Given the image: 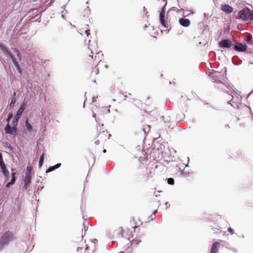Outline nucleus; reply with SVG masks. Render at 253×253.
<instances>
[{
  "instance_id": "20e7f679",
  "label": "nucleus",
  "mask_w": 253,
  "mask_h": 253,
  "mask_svg": "<svg viewBox=\"0 0 253 253\" xmlns=\"http://www.w3.org/2000/svg\"><path fill=\"white\" fill-rule=\"evenodd\" d=\"M210 76L211 77L213 82H216L217 83L221 84V88L224 91H226L225 88H227V87L225 84H222V82L220 81L221 80H223L224 78V75L223 74H221L217 71H213L211 73Z\"/></svg>"
},
{
  "instance_id": "4be33fe9",
  "label": "nucleus",
  "mask_w": 253,
  "mask_h": 253,
  "mask_svg": "<svg viewBox=\"0 0 253 253\" xmlns=\"http://www.w3.org/2000/svg\"><path fill=\"white\" fill-rule=\"evenodd\" d=\"M168 183L169 184L173 185L174 184V179L172 178L167 179Z\"/></svg>"
},
{
  "instance_id": "58836bf2",
  "label": "nucleus",
  "mask_w": 253,
  "mask_h": 253,
  "mask_svg": "<svg viewBox=\"0 0 253 253\" xmlns=\"http://www.w3.org/2000/svg\"><path fill=\"white\" fill-rule=\"evenodd\" d=\"M92 117H93V118H96V114H95V113H93V115H92Z\"/></svg>"
},
{
  "instance_id": "4468645a",
  "label": "nucleus",
  "mask_w": 253,
  "mask_h": 253,
  "mask_svg": "<svg viewBox=\"0 0 253 253\" xmlns=\"http://www.w3.org/2000/svg\"><path fill=\"white\" fill-rule=\"evenodd\" d=\"M179 24L183 27H188L190 25V21L184 18H181L179 19Z\"/></svg>"
},
{
  "instance_id": "c85d7f7f",
  "label": "nucleus",
  "mask_w": 253,
  "mask_h": 253,
  "mask_svg": "<svg viewBox=\"0 0 253 253\" xmlns=\"http://www.w3.org/2000/svg\"><path fill=\"white\" fill-rule=\"evenodd\" d=\"M15 181H16V177H12V179L10 181V184H12V185L14 184L15 182Z\"/></svg>"
},
{
  "instance_id": "f704fd0d",
  "label": "nucleus",
  "mask_w": 253,
  "mask_h": 253,
  "mask_svg": "<svg viewBox=\"0 0 253 253\" xmlns=\"http://www.w3.org/2000/svg\"><path fill=\"white\" fill-rule=\"evenodd\" d=\"M11 170L12 171V173H11L12 177H15V175L16 174V172H13V170H14L12 168Z\"/></svg>"
},
{
  "instance_id": "37998d69",
  "label": "nucleus",
  "mask_w": 253,
  "mask_h": 253,
  "mask_svg": "<svg viewBox=\"0 0 253 253\" xmlns=\"http://www.w3.org/2000/svg\"><path fill=\"white\" fill-rule=\"evenodd\" d=\"M225 126L228 127H229V126L228 125H226Z\"/></svg>"
},
{
  "instance_id": "dca6fc26",
  "label": "nucleus",
  "mask_w": 253,
  "mask_h": 253,
  "mask_svg": "<svg viewBox=\"0 0 253 253\" xmlns=\"http://www.w3.org/2000/svg\"><path fill=\"white\" fill-rule=\"evenodd\" d=\"M0 169H1L2 172L3 174V175L5 177H6L8 174V171L6 169L5 165H3L1 166H0Z\"/></svg>"
},
{
  "instance_id": "2f4dec72",
  "label": "nucleus",
  "mask_w": 253,
  "mask_h": 253,
  "mask_svg": "<svg viewBox=\"0 0 253 253\" xmlns=\"http://www.w3.org/2000/svg\"><path fill=\"white\" fill-rule=\"evenodd\" d=\"M228 231L230 232L232 234L234 233V230L232 228H231L230 227L228 228Z\"/></svg>"
},
{
  "instance_id": "a878e982",
  "label": "nucleus",
  "mask_w": 253,
  "mask_h": 253,
  "mask_svg": "<svg viewBox=\"0 0 253 253\" xmlns=\"http://www.w3.org/2000/svg\"><path fill=\"white\" fill-rule=\"evenodd\" d=\"M4 163L3 161V159H2V155L1 153H0V166H1V165H4Z\"/></svg>"
},
{
  "instance_id": "aec40b11",
  "label": "nucleus",
  "mask_w": 253,
  "mask_h": 253,
  "mask_svg": "<svg viewBox=\"0 0 253 253\" xmlns=\"http://www.w3.org/2000/svg\"><path fill=\"white\" fill-rule=\"evenodd\" d=\"M15 93L14 92V94H13V96H15ZM15 102H16V99H15V97H13L12 99H11V102L10 103V107H13L15 104Z\"/></svg>"
},
{
  "instance_id": "2eb2a0df",
  "label": "nucleus",
  "mask_w": 253,
  "mask_h": 253,
  "mask_svg": "<svg viewBox=\"0 0 253 253\" xmlns=\"http://www.w3.org/2000/svg\"><path fill=\"white\" fill-rule=\"evenodd\" d=\"M220 247V243L218 242H214L211 248V253H218L219 248Z\"/></svg>"
},
{
  "instance_id": "b1692460",
  "label": "nucleus",
  "mask_w": 253,
  "mask_h": 253,
  "mask_svg": "<svg viewBox=\"0 0 253 253\" xmlns=\"http://www.w3.org/2000/svg\"><path fill=\"white\" fill-rule=\"evenodd\" d=\"M55 169H54V166H52V167H50L46 171V173H48V172H50L54 170H55Z\"/></svg>"
},
{
  "instance_id": "7ed1b4c3",
  "label": "nucleus",
  "mask_w": 253,
  "mask_h": 253,
  "mask_svg": "<svg viewBox=\"0 0 253 253\" xmlns=\"http://www.w3.org/2000/svg\"><path fill=\"white\" fill-rule=\"evenodd\" d=\"M238 14L240 18L244 21L253 20V11L248 7H246L240 10Z\"/></svg>"
},
{
  "instance_id": "473e14b6",
  "label": "nucleus",
  "mask_w": 253,
  "mask_h": 253,
  "mask_svg": "<svg viewBox=\"0 0 253 253\" xmlns=\"http://www.w3.org/2000/svg\"><path fill=\"white\" fill-rule=\"evenodd\" d=\"M39 11L36 9H33L31 11H30V13L32 12L33 14H34V13H37Z\"/></svg>"
},
{
  "instance_id": "f257e3e1",
  "label": "nucleus",
  "mask_w": 253,
  "mask_h": 253,
  "mask_svg": "<svg viewBox=\"0 0 253 253\" xmlns=\"http://www.w3.org/2000/svg\"><path fill=\"white\" fill-rule=\"evenodd\" d=\"M97 45L96 43L93 42L91 44L90 41H89L88 48L91 54V55H89V57L90 58V59L92 60H96L99 63L102 60L103 54L102 52L100 51H97Z\"/></svg>"
},
{
  "instance_id": "39448f33",
  "label": "nucleus",
  "mask_w": 253,
  "mask_h": 253,
  "mask_svg": "<svg viewBox=\"0 0 253 253\" xmlns=\"http://www.w3.org/2000/svg\"><path fill=\"white\" fill-rule=\"evenodd\" d=\"M14 240V235L11 232H5L0 239V246L3 247Z\"/></svg>"
},
{
  "instance_id": "de8ad7c7",
  "label": "nucleus",
  "mask_w": 253,
  "mask_h": 253,
  "mask_svg": "<svg viewBox=\"0 0 253 253\" xmlns=\"http://www.w3.org/2000/svg\"><path fill=\"white\" fill-rule=\"evenodd\" d=\"M124 97H125V98L126 97V95H125Z\"/></svg>"
},
{
  "instance_id": "0eeeda50",
  "label": "nucleus",
  "mask_w": 253,
  "mask_h": 253,
  "mask_svg": "<svg viewBox=\"0 0 253 253\" xmlns=\"http://www.w3.org/2000/svg\"><path fill=\"white\" fill-rule=\"evenodd\" d=\"M26 105L25 103L24 102L23 103H22L21 105L20 108L17 110V111L16 112V116L13 118V121H12L13 126H17L18 121H19L22 114L23 113V111H24V110L25 109Z\"/></svg>"
},
{
  "instance_id": "f3484780",
  "label": "nucleus",
  "mask_w": 253,
  "mask_h": 253,
  "mask_svg": "<svg viewBox=\"0 0 253 253\" xmlns=\"http://www.w3.org/2000/svg\"><path fill=\"white\" fill-rule=\"evenodd\" d=\"M25 125L26 126V128L29 131H30L32 130L33 127L32 126L30 125V124L29 123L28 120L27 119L25 122Z\"/></svg>"
},
{
  "instance_id": "ea45409f",
  "label": "nucleus",
  "mask_w": 253,
  "mask_h": 253,
  "mask_svg": "<svg viewBox=\"0 0 253 253\" xmlns=\"http://www.w3.org/2000/svg\"><path fill=\"white\" fill-rule=\"evenodd\" d=\"M106 150L105 149H104L103 151V152L105 153H106Z\"/></svg>"
},
{
  "instance_id": "a19ab883",
  "label": "nucleus",
  "mask_w": 253,
  "mask_h": 253,
  "mask_svg": "<svg viewBox=\"0 0 253 253\" xmlns=\"http://www.w3.org/2000/svg\"><path fill=\"white\" fill-rule=\"evenodd\" d=\"M99 73L98 70L97 69V71L95 73V74L97 75Z\"/></svg>"
},
{
  "instance_id": "f03ea898",
  "label": "nucleus",
  "mask_w": 253,
  "mask_h": 253,
  "mask_svg": "<svg viewBox=\"0 0 253 253\" xmlns=\"http://www.w3.org/2000/svg\"><path fill=\"white\" fill-rule=\"evenodd\" d=\"M0 48L3 51L5 55L10 57L12 61L14 66L16 68L17 71L20 74H21L22 73V69L21 68L16 59L14 57L13 54L9 51L8 48L3 44L0 43Z\"/></svg>"
},
{
  "instance_id": "5701e85b",
  "label": "nucleus",
  "mask_w": 253,
  "mask_h": 253,
  "mask_svg": "<svg viewBox=\"0 0 253 253\" xmlns=\"http://www.w3.org/2000/svg\"><path fill=\"white\" fill-rule=\"evenodd\" d=\"M55 169H54V166H52V167H50L46 171V173H48V172H50L54 170H55Z\"/></svg>"
},
{
  "instance_id": "ddd939ff",
  "label": "nucleus",
  "mask_w": 253,
  "mask_h": 253,
  "mask_svg": "<svg viewBox=\"0 0 253 253\" xmlns=\"http://www.w3.org/2000/svg\"><path fill=\"white\" fill-rule=\"evenodd\" d=\"M31 175H25L24 183V185L23 187V189H27L28 187L29 186L31 182Z\"/></svg>"
},
{
  "instance_id": "393cba45",
  "label": "nucleus",
  "mask_w": 253,
  "mask_h": 253,
  "mask_svg": "<svg viewBox=\"0 0 253 253\" xmlns=\"http://www.w3.org/2000/svg\"><path fill=\"white\" fill-rule=\"evenodd\" d=\"M157 210H155L153 211V212L152 213V214L150 215V217L151 218L152 220L155 219V217H156L155 214L157 212Z\"/></svg>"
},
{
  "instance_id": "c756f323",
  "label": "nucleus",
  "mask_w": 253,
  "mask_h": 253,
  "mask_svg": "<svg viewBox=\"0 0 253 253\" xmlns=\"http://www.w3.org/2000/svg\"><path fill=\"white\" fill-rule=\"evenodd\" d=\"M61 165L60 163H58V164H56L54 166V169H56L59 168V167H60Z\"/></svg>"
},
{
  "instance_id": "a211bd4d",
  "label": "nucleus",
  "mask_w": 253,
  "mask_h": 253,
  "mask_svg": "<svg viewBox=\"0 0 253 253\" xmlns=\"http://www.w3.org/2000/svg\"><path fill=\"white\" fill-rule=\"evenodd\" d=\"M43 160H44V155L42 154L40 156V161L39 163V166L40 168H41L43 165Z\"/></svg>"
},
{
  "instance_id": "9b49d317",
  "label": "nucleus",
  "mask_w": 253,
  "mask_h": 253,
  "mask_svg": "<svg viewBox=\"0 0 253 253\" xmlns=\"http://www.w3.org/2000/svg\"><path fill=\"white\" fill-rule=\"evenodd\" d=\"M234 49L238 51H245L247 49V46L246 44H243L241 43H237L234 47Z\"/></svg>"
},
{
  "instance_id": "49530a36",
  "label": "nucleus",
  "mask_w": 253,
  "mask_h": 253,
  "mask_svg": "<svg viewBox=\"0 0 253 253\" xmlns=\"http://www.w3.org/2000/svg\"><path fill=\"white\" fill-rule=\"evenodd\" d=\"M249 64H253V63H252V62H250V63H249Z\"/></svg>"
},
{
  "instance_id": "72a5a7b5",
  "label": "nucleus",
  "mask_w": 253,
  "mask_h": 253,
  "mask_svg": "<svg viewBox=\"0 0 253 253\" xmlns=\"http://www.w3.org/2000/svg\"><path fill=\"white\" fill-rule=\"evenodd\" d=\"M85 33L86 35V36L88 37L89 35H90L89 30H85Z\"/></svg>"
},
{
  "instance_id": "7c9ffc66",
  "label": "nucleus",
  "mask_w": 253,
  "mask_h": 253,
  "mask_svg": "<svg viewBox=\"0 0 253 253\" xmlns=\"http://www.w3.org/2000/svg\"><path fill=\"white\" fill-rule=\"evenodd\" d=\"M140 242L139 241L137 240H132V244L133 245V244H138V242Z\"/></svg>"
},
{
  "instance_id": "a18cd8bd",
  "label": "nucleus",
  "mask_w": 253,
  "mask_h": 253,
  "mask_svg": "<svg viewBox=\"0 0 253 253\" xmlns=\"http://www.w3.org/2000/svg\"><path fill=\"white\" fill-rule=\"evenodd\" d=\"M84 101H85V100ZM84 106H85V102H84Z\"/></svg>"
},
{
  "instance_id": "e433bc0d",
  "label": "nucleus",
  "mask_w": 253,
  "mask_h": 253,
  "mask_svg": "<svg viewBox=\"0 0 253 253\" xmlns=\"http://www.w3.org/2000/svg\"><path fill=\"white\" fill-rule=\"evenodd\" d=\"M165 205L166 206V208H168V207L170 206V205H169L167 202L165 203Z\"/></svg>"
},
{
  "instance_id": "c9c22d12",
  "label": "nucleus",
  "mask_w": 253,
  "mask_h": 253,
  "mask_svg": "<svg viewBox=\"0 0 253 253\" xmlns=\"http://www.w3.org/2000/svg\"><path fill=\"white\" fill-rule=\"evenodd\" d=\"M12 184H10V182H9L6 185V187L8 188L10 185H12Z\"/></svg>"
},
{
  "instance_id": "c03bdc74",
  "label": "nucleus",
  "mask_w": 253,
  "mask_h": 253,
  "mask_svg": "<svg viewBox=\"0 0 253 253\" xmlns=\"http://www.w3.org/2000/svg\"><path fill=\"white\" fill-rule=\"evenodd\" d=\"M87 9L88 11H89V10H89V7H87Z\"/></svg>"
},
{
  "instance_id": "cd10ccee",
  "label": "nucleus",
  "mask_w": 253,
  "mask_h": 253,
  "mask_svg": "<svg viewBox=\"0 0 253 253\" xmlns=\"http://www.w3.org/2000/svg\"><path fill=\"white\" fill-rule=\"evenodd\" d=\"M191 12V13H189V14H187L186 16H189L190 14H193L195 13V11H193L192 10H185V12Z\"/></svg>"
},
{
  "instance_id": "423d86ee",
  "label": "nucleus",
  "mask_w": 253,
  "mask_h": 253,
  "mask_svg": "<svg viewBox=\"0 0 253 253\" xmlns=\"http://www.w3.org/2000/svg\"><path fill=\"white\" fill-rule=\"evenodd\" d=\"M161 4L163 6L161 11L160 13V21L161 24L165 28H168L169 26L168 23L166 21L165 19V7L167 4V0H162Z\"/></svg>"
},
{
  "instance_id": "bb28decb",
  "label": "nucleus",
  "mask_w": 253,
  "mask_h": 253,
  "mask_svg": "<svg viewBox=\"0 0 253 253\" xmlns=\"http://www.w3.org/2000/svg\"><path fill=\"white\" fill-rule=\"evenodd\" d=\"M12 115L11 114H9L8 115V118L6 120V122H7V124H9V121L12 119Z\"/></svg>"
},
{
  "instance_id": "4c0bfd02",
  "label": "nucleus",
  "mask_w": 253,
  "mask_h": 253,
  "mask_svg": "<svg viewBox=\"0 0 253 253\" xmlns=\"http://www.w3.org/2000/svg\"><path fill=\"white\" fill-rule=\"evenodd\" d=\"M95 143L97 145L99 143V141L98 140H97L95 141Z\"/></svg>"
},
{
  "instance_id": "79ce46f5",
  "label": "nucleus",
  "mask_w": 253,
  "mask_h": 253,
  "mask_svg": "<svg viewBox=\"0 0 253 253\" xmlns=\"http://www.w3.org/2000/svg\"><path fill=\"white\" fill-rule=\"evenodd\" d=\"M95 121H96V122L97 124H98V121H97V120L96 119H95Z\"/></svg>"
},
{
  "instance_id": "6ab92c4d",
  "label": "nucleus",
  "mask_w": 253,
  "mask_h": 253,
  "mask_svg": "<svg viewBox=\"0 0 253 253\" xmlns=\"http://www.w3.org/2000/svg\"><path fill=\"white\" fill-rule=\"evenodd\" d=\"M13 51H14V52L16 53V54H17V57L18 58V59L20 61H21V59H22V56H21V53H20V51L18 50V49H17L16 48L13 49Z\"/></svg>"
},
{
  "instance_id": "412c9836",
  "label": "nucleus",
  "mask_w": 253,
  "mask_h": 253,
  "mask_svg": "<svg viewBox=\"0 0 253 253\" xmlns=\"http://www.w3.org/2000/svg\"><path fill=\"white\" fill-rule=\"evenodd\" d=\"M31 170H32V168L31 167H27L25 175H31Z\"/></svg>"
},
{
  "instance_id": "6e6552de",
  "label": "nucleus",
  "mask_w": 253,
  "mask_h": 253,
  "mask_svg": "<svg viewBox=\"0 0 253 253\" xmlns=\"http://www.w3.org/2000/svg\"><path fill=\"white\" fill-rule=\"evenodd\" d=\"M240 99L238 97L234 98L232 95L231 96V99L230 100L229 104L234 108H238L240 105Z\"/></svg>"
},
{
  "instance_id": "1a4fd4ad",
  "label": "nucleus",
  "mask_w": 253,
  "mask_h": 253,
  "mask_svg": "<svg viewBox=\"0 0 253 253\" xmlns=\"http://www.w3.org/2000/svg\"><path fill=\"white\" fill-rule=\"evenodd\" d=\"M6 133L16 135V126H13V127L11 126L9 124H7L4 128Z\"/></svg>"
},
{
  "instance_id": "9d476101",
  "label": "nucleus",
  "mask_w": 253,
  "mask_h": 253,
  "mask_svg": "<svg viewBox=\"0 0 253 253\" xmlns=\"http://www.w3.org/2000/svg\"><path fill=\"white\" fill-rule=\"evenodd\" d=\"M232 45L231 41L228 39L222 40L219 42V46L221 48H229Z\"/></svg>"
},
{
  "instance_id": "f8f14e48",
  "label": "nucleus",
  "mask_w": 253,
  "mask_h": 253,
  "mask_svg": "<svg viewBox=\"0 0 253 253\" xmlns=\"http://www.w3.org/2000/svg\"><path fill=\"white\" fill-rule=\"evenodd\" d=\"M221 9L227 14H229L233 11V8L228 4H222Z\"/></svg>"
}]
</instances>
